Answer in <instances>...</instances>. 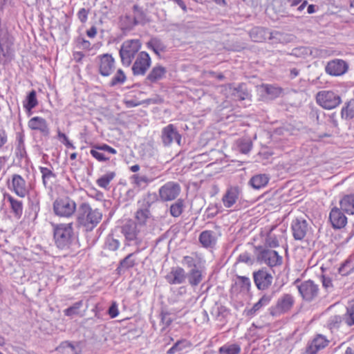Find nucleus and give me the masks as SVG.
<instances>
[{
	"label": "nucleus",
	"mask_w": 354,
	"mask_h": 354,
	"mask_svg": "<svg viewBox=\"0 0 354 354\" xmlns=\"http://www.w3.org/2000/svg\"><path fill=\"white\" fill-rule=\"evenodd\" d=\"M55 244L60 250H68L75 243L76 236L73 223L53 224Z\"/></svg>",
	"instance_id": "nucleus-1"
},
{
	"label": "nucleus",
	"mask_w": 354,
	"mask_h": 354,
	"mask_svg": "<svg viewBox=\"0 0 354 354\" xmlns=\"http://www.w3.org/2000/svg\"><path fill=\"white\" fill-rule=\"evenodd\" d=\"M102 213L97 208H92L87 203H82L77 209V223L86 232H91L101 221Z\"/></svg>",
	"instance_id": "nucleus-2"
},
{
	"label": "nucleus",
	"mask_w": 354,
	"mask_h": 354,
	"mask_svg": "<svg viewBox=\"0 0 354 354\" xmlns=\"http://www.w3.org/2000/svg\"><path fill=\"white\" fill-rule=\"evenodd\" d=\"M141 46V41L137 39L124 41L122 44L119 51L122 64L129 66L136 55H138Z\"/></svg>",
	"instance_id": "nucleus-3"
},
{
	"label": "nucleus",
	"mask_w": 354,
	"mask_h": 354,
	"mask_svg": "<svg viewBox=\"0 0 354 354\" xmlns=\"http://www.w3.org/2000/svg\"><path fill=\"white\" fill-rule=\"evenodd\" d=\"M77 209L75 202L69 197L58 198L53 203L54 212L60 217L69 218Z\"/></svg>",
	"instance_id": "nucleus-4"
},
{
	"label": "nucleus",
	"mask_w": 354,
	"mask_h": 354,
	"mask_svg": "<svg viewBox=\"0 0 354 354\" xmlns=\"http://www.w3.org/2000/svg\"><path fill=\"white\" fill-rule=\"evenodd\" d=\"M122 232L127 241H134L136 245H140L147 231L134 221H129L122 226Z\"/></svg>",
	"instance_id": "nucleus-5"
},
{
	"label": "nucleus",
	"mask_w": 354,
	"mask_h": 354,
	"mask_svg": "<svg viewBox=\"0 0 354 354\" xmlns=\"http://www.w3.org/2000/svg\"><path fill=\"white\" fill-rule=\"evenodd\" d=\"M318 104L325 109H333L342 102L340 96L332 91H321L316 95Z\"/></svg>",
	"instance_id": "nucleus-6"
},
{
	"label": "nucleus",
	"mask_w": 354,
	"mask_h": 354,
	"mask_svg": "<svg viewBox=\"0 0 354 354\" xmlns=\"http://www.w3.org/2000/svg\"><path fill=\"white\" fill-rule=\"evenodd\" d=\"M138 204H140V207L135 214L136 221L134 223L147 231V223L151 217L149 211L151 203L147 198H144L142 201L138 202Z\"/></svg>",
	"instance_id": "nucleus-7"
},
{
	"label": "nucleus",
	"mask_w": 354,
	"mask_h": 354,
	"mask_svg": "<svg viewBox=\"0 0 354 354\" xmlns=\"http://www.w3.org/2000/svg\"><path fill=\"white\" fill-rule=\"evenodd\" d=\"M98 64V71L104 77L112 74L115 68V59L111 54L105 53L96 57Z\"/></svg>",
	"instance_id": "nucleus-8"
},
{
	"label": "nucleus",
	"mask_w": 354,
	"mask_h": 354,
	"mask_svg": "<svg viewBox=\"0 0 354 354\" xmlns=\"http://www.w3.org/2000/svg\"><path fill=\"white\" fill-rule=\"evenodd\" d=\"M257 260L270 267L281 266L283 258L275 250L270 249H261L257 255Z\"/></svg>",
	"instance_id": "nucleus-9"
},
{
	"label": "nucleus",
	"mask_w": 354,
	"mask_h": 354,
	"mask_svg": "<svg viewBox=\"0 0 354 354\" xmlns=\"http://www.w3.org/2000/svg\"><path fill=\"white\" fill-rule=\"evenodd\" d=\"M251 39L254 42H262L268 37L269 39H277L281 40L283 34L279 32H269L262 27H254L249 32Z\"/></svg>",
	"instance_id": "nucleus-10"
},
{
	"label": "nucleus",
	"mask_w": 354,
	"mask_h": 354,
	"mask_svg": "<svg viewBox=\"0 0 354 354\" xmlns=\"http://www.w3.org/2000/svg\"><path fill=\"white\" fill-rule=\"evenodd\" d=\"M180 186L175 182H167L159 189V196L162 201L175 200L180 192Z\"/></svg>",
	"instance_id": "nucleus-11"
},
{
	"label": "nucleus",
	"mask_w": 354,
	"mask_h": 354,
	"mask_svg": "<svg viewBox=\"0 0 354 354\" xmlns=\"http://www.w3.org/2000/svg\"><path fill=\"white\" fill-rule=\"evenodd\" d=\"M161 139L164 146L166 147L171 145L174 142H176L179 146L181 145V135L172 124H168L162 129Z\"/></svg>",
	"instance_id": "nucleus-12"
},
{
	"label": "nucleus",
	"mask_w": 354,
	"mask_h": 354,
	"mask_svg": "<svg viewBox=\"0 0 354 354\" xmlns=\"http://www.w3.org/2000/svg\"><path fill=\"white\" fill-rule=\"evenodd\" d=\"M297 288L302 298L307 301L313 300L319 293L318 286L311 280L301 282Z\"/></svg>",
	"instance_id": "nucleus-13"
},
{
	"label": "nucleus",
	"mask_w": 354,
	"mask_h": 354,
	"mask_svg": "<svg viewBox=\"0 0 354 354\" xmlns=\"http://www.w3.org/2000/svg\"><path fill=\"white\" fill-rule=\"evenodd\" d=\"M151 65V58L145 51L138 53L133 64L132 71L134 75H144Z\"/></svg>",
	"instance_id": "nucleus-14"
},
{
	"label": "nucleus",
	"mask_w": 354,
	"mask_h": 354,
	"mask_svg": "<svg viewBox=\"0 0 354 354\" xmlns=\"http://www.w3.org/2000/svg\"><path fill=\"white\" fill-rule=\"evenodd\" d=\"M255 285L259 290H266L272 282V276L266 270L261 269L253 273Z\"/></svg>",
	"instance_id": "nucleus-15"
},
{
	"label": "nucleus",
	"mask_w": 354,
	"mask_h": 354,
	"mask_svg": "<svg viewBox=\"0 0 354 354\" xmlns=\"http://www.w3.org/2000/svg\"><path fill=\"white\" fill-rule=\"evenodd\" d=\"M294 304V299L291 295L286 294L278 299L274 307L272 308L273 315H279L289 311Z\"/></svg>",
	"instance_id": "nucleus-16"
},
{
	"label": "nucleus",
	"mask_w": 354,
	"mask_h": 354,
	"mask_svg": "<svg viewBox=\"0 0 354 354\" xmlns=\"http://www.w3.org/2000/svg\"><path fill=\"white\" fill-rule=\"evenodd\" d=\"M308 224L302 218H297L292 223V235L296 240H302L308 231Z\"/></svg>",
	"instance_id": "nucleus-17"
},
{
	"label": "nucleus",
	"mask_w": 354,
	"mask_h": 354,
	"mask_svg": "<svg viewBox=\"0 0 354 354\" xmlns=\"http://www.w3.org/2000/svg\"><path fill=\"white\" fill-rule=\"evenodd\" d=\"M329 220L334 229H341L346 226L347 218L342 212L341 208L333 207L329 214Z\"/></svg>",
	"instance_id": "nucleus-18"
},
{
	"label": "nucleus",
	"mask_w": 354,
	"mask_h": 354,
	"mask_svg": "<svg viewBox=\"0 0 354 354\" xmlns=\"http://www.w3.org/2000/svg\"><path fill=\"white\" fill-rule=\"evenodd\" d=\"M138 25L137 21H136L133 15L130 13L122 15L118 19V26L124 34L133 30Z\"/></svg>",
	"instance_id": "nucleus-19"
},
{
	"label": "nucleus",
	"mask_w": 354,
	"mask_h": 354,
	"mask_svg": "<svg viewBox=\"0 0 354 354\" xmlns=\"http://www.w3.org/2000/svg\"><path fill=\"white\" fill-rule=\"evenodd\" d=\"M348 65L342 59H335L329 62L326 67V71L332 75H341L346 72Z\"/></svg>",
	"instance_id": "nucleus-20"
},
{
	"label": "nucleus",
	"mask_w": 354,
	"mask_h": 354,
	"mask_svg": "<svg viewBox=\"0 0 354 354\" xmlns=\"http://www.w3.org/2000/svg\"><path fill=\"white\" fill-rule=\"evenodd\" d=\"M12 185L14 192L19 197L24 198L28 194V187L25 180L18 174L12 178Z\"/></svg>",
	"instance_id": "nucleus-21"
},
{
	"label": "nucleus",
	"mask_w": 354,
	"mask_h": 354,
	"mask_svg": "<svg viewBox=\"0 0 354 354\" xmlns=\"http://www.w3.org/2000/svg\"><path fill=\"white\" fill-rule=\"evenodd\" d=\"M241 192V189L237 186L227 188L222 198L224 206L227 208L232 207L238 200Z\"/></svg>",
	"instance_id": "nucleus-22"
},
{
	"label": "nucleus",
	"mask_w": 354,
	"mask_h": 354,
	"mask_svg": "<svg viewBox=\"0 0 354 354\" xmlns=\"http://www.w3.org/2000/svg\"><path fill=\"white\" fill-rule=\"evenodd\" d=\"M28 125L31 129L39 131L45 136L49 134L47 122L43 118L39 116L33 117L28 121Z\"/></svg>",
	"instance_id": "nucleus-23"
},
{
	"label": "nucleus",
	"mask_w": 354,
	"mask_h": 354,
	"mask_svg": "<svg viewBox=\"0 0 354 354\" xmlns=\"http://www.w3.org/2000/svg\"><path fill=\"white\" fill-rule=\"evenodd\" d=\"M167 71L165 67L157 65L152 68L145 79V83H156L165 77Z\"/></svg>",
	"instance_id": "nucleus-24"
},
{
	"label": "nucleus",
	"mask_w": 354,
	"mask_h": 354,
	"mask_svg": "<svg viewBox=\"0 0 354 354\" xmlns=\"http://www.w3.org/2000/svg\"><path fill=\"white\" fill-rule=\"evenodd\" d=\"M165 278L170 284H180L185 281L186 274L183 268L177 267L173 268Z\"/></svg>",
	"instance_id": "nucleus-25"
},
{
	"label": "nucleus",
	"mask_w": 354,
	"mask_h": 354,
	"mask_svg": "<svg viewBox=\"0 0 354 354\" xmlns=\"http://www.w3.org/2000/svg\"><path fill=\"white\" fill-rule=\"evenodd\" d=\"M328 341L325 337L318 335L308 346L306 353L308 354H315L319 350L326 347Z\"/></svg>",
	"instance_id": "nucleus-26"
},
{
	"label": "nucleus",
	"mask_w": 354,
	"mask_h": 354,
	"mask_svg": "<svg viewBox=\"0 0 354 354\" xmlns=\"http://www.w3.org/2000/svg\"><path fill=\"white\" fill-rule=\"evenodd\" d=\"M138 252V250L135 252L130 253L120 261L119 266L116 269L118 274H121L122 273H124L126 270L133 268L136 264L135 255Z\"/></svg>",
	"instance_id": "nucleus-27"
},
{
	"label": "nucleus",
	"mask_w": 354,
	"mask_h": 354,
	"mask_svg": "<svg viewBox=\"0 0 354 354\" xmlns=\"http://www.w3.org/2000/svg\"><path fill=\"white\" fill-rule=\"evenodd\" d=\"M199 241L205 248H212L216 243V237L214 232L205 230L201 233Z\"/></svg>",
	"instance_id": "nucleus-28"
},
{
	"label": "nucleus",
	"mask_w": 354,
	"mask_h": 354,
	"mask_svg": "<svg viewBox=\"0 0 354 354\" xmlns=\"http://www.w3.org/2000/svg\"><path fill=\"white\" fill-rule=\"evenodd\" d=\"M6 197L10 203L11 212L14 216L19 219L23 214L24 206L22 201L15 198L10 195H7Z\"/></svg>",
	"instance_id": "nucleus-29"
},
{
	"label": "nucleus",
	"mask_w": 354,
	"mask_h": 354,
	"mask_svg": "<svg viewBox=\"0 0 354 354\" xmlns=\"http://www.w3.org/2000/svg\"><path fill=\"white\" fill-rule=\"evenodd\" d=\"M57 351L59 354H80L81 349L78 344L64 342L57 348Z\"/></svg>",
	"instance_id": "nucleus-30"
},
{
	"label": "nucleus",
	"mask_w": 354,
	"mask_h": 354,
	"mask_svg": "<svg viewBox=\"0 0 354 354\" xmlns=\"http://www.w3.org/2000/svg\"><path fill=\"white\" fill-rule=\"evenodd\" d=\"M272 299V296L270 295H264L261 298L255 303L253 306L246 310L248 316L254 315L261 308L268 306Z\"/></svg>",
	"instance_id": "nucleus-31"
},
{
	"label": "nucleus",
	"mask_w": 354,
	"mask_h": 354,
	"mask_svg": "<svg viewBox=\"0 0 354 354\" xmlns=\"http://www.w3.org/2000/svg\"><path fill=\"white\" fill-rule=\"evenodd\" d=\"M341 209L350 214H354V194L344 196L339 201Z\"/></svg>",
	"instance_id": "nucleus-32"
},
{
	"label": "nucleus",
	"mask_w": 354,
	"mask_h": 354,
	"mask_svg": "<svg viewBox=\"0 0 354 354\" xmlns=\"http://www.w3.org/2000/svg\"><path fill=\"white\" fill-rule=\"evenodd\" d=\"M133 184L139 187H145L154 180V177L143 174H136L131 176Z\"/></svg>",
	"instance_id": "nucleus-33"
},
{
	"label": "nucleus",
	"mask_w": 354,
	"mask_h": 354,
	"mask_svg": "<svg viewBox=\"0 0 354 354\" xmlns=\"http://www.w3.org/2000/svg\"><path fill=\"white\" fill-rule=\"evenodd\" d=\"M269 181L266 174H257L251 178L249 184L255 189H260L264 187Z\"/></svg>",
	"instance_id": "nucleus-34"
},
{
	"label": "nucleus",
	"mask_w": 354,
	"mask_h": 354,
	"mask_svg": "<svg viewBox=\"0 0 354 354\" xmlns=\"http://www.w3.org/2000/svg\"><path fill=\"white\" fill-rule=\"evenodd\" d=\"M187 277L188 281L192 286H198L203 280L202 271L200 268L190 269Z\"/></svg>",
	"instance_id": "nucleus-35"
},
{
	"label": "nucleus",
	"mask_w": 354,
	"mask_h": 354,
	"mask_svg": "<svg viewBox=\"0 0 354 354\" xmlns=\"http://www.w3.org/2000/svg\"><path fill=\"white\" fill-rule=\"evenodd\" d=\"M41 173L42 182L45 187H50L56 175L48 168L41 167L39 168Z\"/></svg>",
	"instance_id": "nucleus-36"
},
{
	"label": "nucleus",
	"mask_w": 354,
	"mask_h": 354,
	"mask_svg": "<svg viewBox=\"0 0 354 354\" xmlns=\"http://www.w3.org/2000/svg\"><path fill=\"white\" fill-rule=\"evenodd\" d=\"M182 263L190 269L200 268L201 258L196 254H192L190 256L184 257L182 260Z\"/></svg>",
	"instance_id": "nucleus-37"
},
{
	"label": "nucleus",
	"mask_w": 354,
	"mask_h": 354,
	"mask_svg": "<svg viewBox=\"0 0 354 354\" xmlns=\"http://www.w3.org/2000/svg\"><path fill=\"white\" fill-rule=\"evenodd\" d=\"M341 116L346 120H351L354 118V100L353 99L348 101L346 106H343L341 111Z\"/></svg>",
	"instance_id": "nucleus-38"
},
{
	"label": "nucleus",
	"mask_w": 354,
	"mask_h": 354,
	"mask_svg": "<svg viewBox=\"0 0 354 354\" xmlns=\"http://www.w3.org/2000/svg\"><path fill=\"white\" fill-rule=\"evenodd\" d=\"M232 95L235 99L239 100H244L250 97V93L243 84L234 88Z\"/></svg>",
	"instance_id": "nucleus-39"
},
{
	"label": "nucleus",
	"mask_w": 354,
	"mask_h": 354,
	"mask_svg": "<svg viewBox=\"0 0 354 354\" xmlns=\"http://www.w3.org/2000/svg\"><path fill=\"white\" fill-rule=\"evenodd\" d=\"M261 87L264 89L265 93L272 100L278 97L282 93V88L271 84H262Z\"/></svg>",
	"instance_id": "nucleus-40"
},
{
	"label": "nucleus",
	"mask_w": 354,
	"mask_h": 354,
	"mask_svg": "<svg viewBox=\"0 0 354 354\" xmlns=\"http://www.w3.org/2000/svg\"><path fill=\"white\" fill-rule=\"evenodd\" d=\"M147 47L157 54L159 55L160 52L165 51L166 47L162 41L158 38H152L150 41L147 42Z\"/></svg>",
	"instance_id": "nucleus-41"
},
{
	"label": "nucleus",
	"mask_w": 354,
	"mask_h": 354,
	"mask_svg": "<svg viewBox=\"0 0 354 354\" xmlns=\"http://www.w3.org/2000/svg\"><path fill=\"white\" fill-rule=\"evenodd\" d=\"M133 17L137 21L138 24H144L146 21V14L143 8L137 4H135L133 8Z\"/></svg>",
	"instance_id": "nucleus-42"
},
{
	"label": "nucleus",
	"mask_w": 354,
	"mask_h": 354,
	"mask_svg": "<svg viewBox=\"0 0 354 354\" xmlns=\"http://www.w3.org/2000/svg\"><path fill=\"white\" fill-rule=\"evenodd\" d=\"M236 145L241 153L247 154L252 147V142L249 138H241L236 141Z\"/></svg>",
	"instance_id": "nucleus-43"
},
{
	"label": "nucleus",
	"mask_w": 354,
	"mask_h": 354,
	"mask_svg": "<svg viewBox=\"0 0 354 354\" xmlns=\"http://www.w3.org/2000/svg\"><path fill=\"white\" fill-rule=\"evenodd\" d=\"M185 207L184 201L178 199L170 206V214L174 217H178L181 215Z\"/></svg>",
	"instance_id": "nucleus-44"
},
{
	"label": "nucleus",
	"mask_w": 354,
	"mask_h": 354,
	"mask_svg": "<svg viewBox=\"0 0 354 354\" xmlns=\"http://www.w3.org/2000/svg\"><path fill=\"white\" fill-rule=\"evenodd\" d=\"M115 172L109 171L98 178L96 183L99 187L106 189L109 188L110 182L115 178Z\"/></svg>",
	"instance_id": "nucleus-45"
},
{
	"label": "nucleus",
	"mask_w": 354,
	"mask_h": 354,
	"mask_svg": "<svg viewBox=\"0 0 354 354\" xmlns=\"http://www.w3.org/2000/svg\"><path fill=\"white\" fill-rule=\"evenodd\" d=\"M218 352L220 354H239L241 347L236 344H225L219 348Z\"/></svg>",
	"instance_id": "nucleus-46"
},
{
	"label": "nucleus",
	"mask_w": 354,
	"mask_h": 354,
	"mask_svg": "<svg viewBox=\"0 0 354 354\" xmlns=\"http://www.w3.org/2000/svg\"><path fill=\"white\" fill-rule=\"evenodd\" d=\"M344 322L348 326L354 325V304H350L346 308V313L343 317Z\"/></svg>",
	"instance_id": "nucleus-47"
},
{
	"label": "nucleus",
	"mask_w": 354,
	"mask_h": 354,
	"mask_svg": "<svg viewBox=\"0 0 354 354\" xmlns=\"http://www.w3.org/2000/svg\"><path fill=\"white\" fill-rule=\"evenodd\" d=\"M37 104V100L36 98V92L32 90L29 93L26 97V102L24 104V107L26 110L30 111L33 108H35Z\"/></svg>",
	"instance_id": "nucleus-48"
},
{
	"label": "nucleus",
	"mask_w": 354,
	"mask_h": 354,
	"mask_svg": "<svg viewBox=\"0 0 354 354\" xmlns=\"http://www.w3.org/2000/svg\"><path fill=\"white\" fill-rule=\"evenodd\" d=\"M126 80V75L122 69H118L110 82V86H114L123 84Z\"/></svg>",
	"instance_id": "nucleus-49"
},
{
	"label": "nucleus",
	"mask_w": 354,
	"mask_h": 354,
	"mask_svg": "<svg viewBox=\"0 0 354 354\" xmlns=\"http://www.w3.org/2000/svg\"><path fill=\"white\" fill-rule=\"evenodd\" d=\"M273 228L268 232L266 239V245L270 248H277L279 246V239L277 236L272 232Z\"/></svg>",
	"instance_id": "nucleus-50"
},
{
	"label": "nucleus",
	"mask_w": 354,
	"mask_h": 354,
	"mask_svg": "<svg viewBox=\"0 0 354 354\" xmlns=\"http://www.w3.org/2000/svg\"><path fill=\"white\" fill-rule=\"evenodd\" d=\"M82 306V301H77L75 303L73 306L64 310V315L68 317H72L75 315H77L79 313V309Z\"/></svg>",
	"instance_id": "nucleus-51"
},
{
	"label": "nucleus",
	"mask_w": 354,
	"mask_h": 354,
	"mask_svg": "<svg viewBox=\"0 0 354 354\" xmlns=\"http://www.w3.org/2000/svg\"><path fill=\"white\" fill-rule=\"evenodd\" d=\"M99 149H95V145L92 146V148L90 151V153L91 156L95 158L96 160H97L100 162H105L107 160H109L110 158L108 156H106L104 153H101L99 151Z\"/></svg>",
	"instance_id": "nucleus-52"
},
{
	"label": "nucleus",
	"mask_w": 354,
	"mask_h": 354,
	"mask_svg": "<svg viewBox=\"0 0 354 354\" xmlns=\"http://www.w3.org/2000/svg\"><path fill=\"white\" fill-rule=\"evenodd\" d=\"M173 322V319L171 317V315L167 312H162L160 313V322L162 324V328L161 330H165L167 326H169L171 322Z\"/></svg>",
	"instance_id": "nucleus-53"
},
{
	"label": "nucleus",
	"mask_w": 354,
	"mask_h": 354,
	"mask_svg": "<svg viewBox=\"0 0 354 354\" xmlns=\"http://www.w3.org/2000/svg\"><path fill=\"white\" fill-rule=\"evenodd\" d=\"M353 265L349 260L346 261L339 269V272L342 275H347L353 270Z\"/></svg>",
	"instance_id": "nucleus-54"
},
{
	"label": "nucleus",
	"mask_w": 354,
	"mask_h": 354,
	"mask_svg": "<svg viewBox=\"0 0 354 354\" xmlns=\"http://www.w3.org/2000/svg\"><path fill=\"white\" fill-rule=\"evenodd\" d=\"M342 322H344L343 317L339 315H334L330 318L328 325L332 330L337 329Z\"/></svg>",
	"instance_id": "nucleus-55"
},
{
	"label": "nucleus",
	"mask_w": 354,
	"mask_h": 354,
	"mask_svg": "<svg viewBox=\"0 0 354 354\" xmlns=\"http://www.w3.org/2000/svg\"><path fill=\"white\" fill-rule=\"evenodd\" d=\"M106 245L109 250L115 251L120 247V242L113 237H109L106 241Z\"/></svg>",
	"instance_id": "nucleus-56"
},
{
	"label": "nucleus",
	"mask_w": 354,
	"mask_h": 354,
	"mask_svg": "<svg viewBox=\"0 0 354 354\" xmlns=\"http://www.w3.org/2000/svg\"><path fill=\"white\" fill-rule=\"evenodd\" d=\"M311 53L312 50L308 47L301 46L294 49V54L297 56L305 57L308 55H311Z\"/></svg>",
	"instance_id": "nucleus-57"
},
{
	"label": "nucleus",
	"mask_w": 354,
	"mask_h": 354,
	"mask_svg": "<svg viewBox=\"0 0 354 354\" xmlns=\"http://www.w3.org/2000/svg\"><path fill=\"white\" fill-rule=\"evenodd\" d=\"M95 149H99L100 151H106L109 153L115 154L117 153V151L110 147L109 145L106 144H102V145H95Z\"/></svg>",
	"instance_id": "nucleus-58"
},
{
	"label": "nucleus",
	"mask_w": 354,
	"mask_h": 354,
	"mask_svg": "<svg viewBox=\"0 0 354 354\" xmlns=\"http://www.w3.org/2000/svg\"><path fill=\"white\" fill-rule=\"evenodd\" d=\"M100 12L105 17L109 18L111 14V6L109 3H102L100 9Z\"/></svg>",
	"instance_id": "nucleus-59"
},
{
	"label": "nucleus",
	"mask_w": 354,
	"mask_h": 354,
	"mask_svg": "<svg viewBox=\"0 0 354 354\" xmlns=\"http://www.w3.org/2000/svg\"><path fill=\"white\" fill-rule=\"evenodd\" d=\"M108 313L111 318H115L118 315L119 311L118 309V304L115 301H113L111 304V306L108 310Z\"/></svg>",
	"instance_id": "nucleus-60"
},
{
	"label": "nucleus",
	"mask_w": 354,
	"mask_h": 354,
	"mask_svg": "<svg viewBox=\"0 0 354 354\" xmlns=\"http://www.w3.org/2000/svg\"><path fill=\"white\" fill-rule=\"evenodd\" d=\"M17 149L19 151L24 149V135L21 133H17Z\"/></svg>",
	"instance_id": "nucleus-61"
},
{
	"label": "nucleus",
	"mask_w": 354,
	"mask_h": 354,
	"mask_svg": "<svg viewBox=\"0 0 354 354\" xmlns=\"http://www.w3.org/2000/svg\"><path fill=\"white\" fill-rule=\"evenodd\" d=\"M88 10L81 8L77 12V17L82 23H85L88 19Z\"/></svg>",
	"instance_id": "nucleus-62"
},
{
	"label": "nucleus",
	"mask_w": 354,
	"mask_h": 354,
	"mask_svg": "<svg viewBox=\"0 0 354 354\" xmlns=\"http://www.w3.org/2000/svg\"><path fill=\"white\" fill-rule=\"evenodd\" d=\"M7 142V135L6 131L0 128V147L3 146Z\"/></svg>",
	"instance_id": "nucleus-63"
},
{
	"label": "nucleus",
	"mask_w": 354,
	"mask_h": 354,
	"mask_svg": "<svg viewBox=\"0 0 354 354\" xmlns=\"http://www.w3.org/2000/svg\"><path fill=\"white\" fill-rule=\"evenodd\" d=\"M239 260L241 262H244L246 263H252L251 258L250 257L249 254L247 253L241 254L239 257Z\"/></svg>",
	"instance_id": "nucleus-64"
}]
</instances>
